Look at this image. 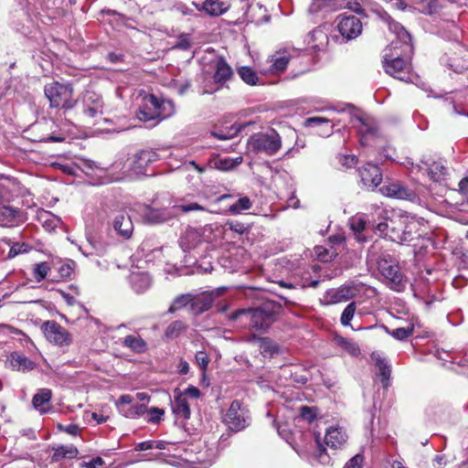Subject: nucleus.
I'll return each instance as SVG.
<instances>
[{
  "mask_svg": "<svg viewBox=\"0 0 468 468\" xmlns=\"http://www.w3.org/2000/svg\"><path fill=\"white\" fill-rule=\"evenodd\" d=\"M148 461L152 458L161 459L163 462L176 464L177 460L189 464L191 468H207L212 461H203L199 456L188 450L185 445L162 441H148Z\"/></svg>",
  "mask_w": 468,
  "mask_h": 468,
  "instance_id": "1",
  "label": "nucleus"
},
{
  "mask_svg": "<svg viewBox=\"0 0 468 468\" xmlns=\"http://www.w3.org/2000/svg\"><path fill=\"white\" fill-rule=\"evenodd\" d=\"M281 306L274 303H265L255 309H239L229 315L232 321H239L241 325L256 331L265 332L277 319Z\"/></svg>",
  "mask_w": 468,
  "mask_h": 468,
  "instance_id": "2",
  "label": "nucleus"
},
{
  "mask_svg": "<svg viewBox=\"0 0 468 468\" xmlns=\"http://www.w3.org/2000/svg\"><path fill=\"white\" fill-rule=\"evenodd\" d=\"M423 221L410 215H399L391 219L390 230L386 232V238L399 245L410 242L422 236Z\"/></svg>",
  "mask_w": 468,
  "mask_h": 468,
  "instance_id": "3",
  "label": "nucleus"
},
{
  "mask_svg": "<svg viewBox=\"0 0 468 468\" xmlns=\"http://www.w3.org/2000/svg\"><path fill=\"white\" fill-rule=\"evenodd\" d=\"M45 97L49 101V107L63 110L64 112L73 110L79 101L74 99V88L71 83L53 81L44 87Z\"/></svg>",
  "mask_w": 468,
  "mask_h": 468,
  "instance_id": "4",
  "label": "nucleus"
},
{
  "mask_svg": "<svg viewBox=\"0 0 468 468\" xmlns=\"http://www.w3.org/2000/svg\"><path fill=\"white\" fill-rule=\"evenodd\" d=\"M57 123L52 119H42L33 123L27 131L28 138L37 143H62L65 141L63 135H57Z\"/></svg>",
  "mask_w": 468,
  "mask_h": 468,
  "instance_id": "5",
  "label": "nucleus"
},
{
  "mask_svg": "<svg viewBox=\"0 0 468 468\" xmlns=\"http://www.w3.org/2000/svg\"><path fill=\"white\" fill-rule=\"evenodd\" d=\"M247 145L250 152L264 153L272 155L280 150L282 140L275 131H271V133H258L250 136Z\"/></svg>",
  "mask_w": 468,
  "mask_h": 468,
  "instance_id": "6",
  "label": "nucleus"
},
{
  "mask_svg": "<svg viewBox=\"0 0 468 468\" xmlns=\"http://www.w3.org/2000/svg\"><path fill=\"white\" fill-rule=\"evenodd\" d=\"M333 112H346L348 110L350 122L357 129L360 134V142L363 145L370 144L371 140L377 135V128L372 120L355 115L353 107L346 105L340 108H331Z\"/></svg>",
  "mask_w": 468,
  "mask_h": 468,
  "instance_id": "7",
  "label": "nucleus"
},
{
  "mask_svg": "<svg viewBox=\"0 0 468 468\" xmlns=\"http://www.w3.org/2000/svg\"><path fill=\"white\" fill-rule=\"evenodd\" d=\"M148 126H155L161 121L171 117L175 113V107L171 101L153 94H148Z\"/></svg>",
  "mask_w": 468,
  "mask_h": 468,
  "instance_id": "8",
  "label": "nucleus"
},
{
  "mask_svg": "<svg viewBox=\"0 0 468 468\" xmlns=\"http://www.w3.org/2000/svg\"><path fill=\"white\" fill-rule=\"evenodd\" d=\"M40 330L45 338L55 346L63 347L69 346L72 343L71 334L68 329L54 320L45 321L41 324Z\"/></svg>",
  "mask_w": 468,
  "mask_h": 468,
  "instance_id": "9",
  "label": "nucleus"
},
{
  "mask_svg": "<svg viewBox=\"0 0 468 468\" xmlns=\"http://www.w3.org/2000/svg\"><path fill=\"white\" fill-rule=\"evenodd\" d=\"M223 421L233 431H242L250 423L249 410L240 401L234 400L224 415Z\"/></svg>",
  "mask_w": 468,
  "mask_h": 468,
  "instance_id": "10",
  "label": "nucleus"
},
{
  "mask_svg": "<svg viewBox=\"0 0 468 468\" xmlns=\"http://www.w3.org/2000/svg\"><path fill=\"white\" fill-rule=\"evenodd\" d=\"M378 270L388 281L390 288L399 291L402 286L403 275L399 265L389 256L382 257L377 261Z\"/></svg>",
  "mask_w": 468,
  "mask_h": 468,
  "instance_id": "11",
  "label": "nucleus"
},
{
  "mask_svg": "<svg viewBox=\"0 0 468 468\" xmlns=\"http://www.w3.org/2000/svg\"><path fill=\"white\" fill-rule=\"evenodd\" d=\"M81 112L84 117L97 119L103 114L104 101L101 95L93 90H85L80 98Z\"/></svg>",
  "mask_w": 468,
  "mask_h": 468,
  "instance_id": "12",
  "label": "nucleus"
},
{
  "mask_svg": "<svg viewBox=\"0 0 468 468\" xmlns=\"http://www.w3.org/2000/svg\"><path fill=\"white\" fill-rule=\"evenodd\" d=\"M27 212L15 206L2 204L0 206V227L14 228L27 220Z\"/></svg>",
  "mask_w": 468,
  "mask_h": 468,
  "instance_id": "13",
  "label": "nucleus"
},
{
  "mask_svg": "<svg viewBox=\"0 0 468 468\" xmlns=\"http://www.w3.org/2000/svg\"><path fill=\"white\" fill-rule=\"evenodd\" d=\"M123 167L132 176L141 177L146 175V151L136 149L128 154Z\"/></svg>",
  "mask_w": 468,
  "mask_h": 468,
  "instance_id": "14",
  "label": "nucleus"
},
{
  "mask_svg": "<svg viewBox=\"0 0 468 468\" xmlns=\"http://www.w3.org/2000/svg\"><path fill=\"white\" fill-rule=\"evenodd\" d=\"M384 69H385V71L396 78V79H399L400 80H404V81H408L410 80V76H409V64L408 62L399 58V57H397L395 58H389V55L388 53L385 54L384 56Z\"/></svg>",
  "mask_w": 468,
  "mask_h": 468,
  "instance_id": "15",
  "label": "nucleus"
},
{
  "mask_svg": "<svg viewBox=\"0 0 468 468\" xmlns=\"http://www.w3.org/2000/svg\"><path fill=\"white\" fill-rule=\"evenodd\" d=\"M357 292V286L355 284L344 285L340 288L332 289L326 292L323 301L326 304L346 302L349 299L354 298Z\"/></svg>",
  "mask_w": 468,
  "mask_h": 468,
  "instance_id": "16",
  "label": "nucleus"
},
{
  "mask_svg": "<svg viewBox=\"0 0 468 468\" xmlns=\"http://www.w3.org/2000/svg\"><path fill=\"white\" fill-rule=\"evenodd\" d=\"M348 435L346 430L339 425L328 427L324 434V443L333 450L342 449L346 443Z\"/></svg>",
  "mask_w": 468,
  "mask_h": 468,
  "instance_id": "17",
  "label": "nucleus"
},
{
  "mask_svg": "<svg viewBox=\"0 0 468 468\" xmlns=\"http://www.w3.org/2000/svg\"><path fill=\"white\" fill-rule=\"evenodd\" d=\"M339 33L346 39H354L362 32V23L355 16H344L338 23Z\"/></svg>",
  "mask_w": 468,
  "mask_h": 468,
  "instance_id": "18",
  "label": "nucleus"
},
{
  "mask_svg": "<svg viewBox=\"0 0 468 468\" xmlns=\"http://www.w3.org/2000/svg\"><path fill=\"white\" fill-rule=\"evenodd\" d=\"M380 192L388 197L398 199L413 200L415 193L399 182H390L380 188Z\"/></svg>",
  "mask_w": 468,
  "mask_h": 468,
  "instance_id": "19",
  "label": "nucleus"
},
{
  "mask_svg": "<svg viewBox=\"0 0 468 468\" xmlns=\"http://www.w3.org/2000/svg\"><path fill=\"white\" fill-rule=\"evenodd\" d=\"M361 182L367 188H375L382 182V174L378 166L367 164L358 170Z\"/></svg>",
  "mask_w": 468,
  "mask_h": 468,
  "instance_id": "20",
  "label": "nucleus"
},
{
  "mask_svg": "<svg viewBox=\"0 0 468 468\" xmlns=\"http://www.w3.org/2000/svg\"><path fill=\"white\" fill-rule=\"evenodd\" d=\"M11 193L16 196L25 197L29 194L27 187H25L18 180H9L7 184H0V206L5 202H9Z\"/></svg>",
  "mask_w": 468,
  "mask_h": 468,
  "instance_id": "21",
  "label": "nucleus"
},
{
  "mask_svg": "<svg viewBox=\"0 0 468 468\" xmlns=\"http://www.w3.org/2000/svg\"><path fill=\"white\" fill-rule=\"evenodd\" d=\"M112 226L114 230L124 239H129L133 230L131 218L125 211H121L114 217Z\"/></svg>",
  "mask_w": 468,
  "mask_h": 468,
  "instance_id": "22",
  "label": "nucleus"
},
{
  "mask_svg": "<svg viewBox=\"0 0 468 468\" xmlns=\"http://www.w3.org/2000/svg\"><path fill=\"white\" fill-rule=\"evenodd\" d=\"M194 5L197 10L203 11L211 16H220L229 7L228 3L220 0H204L200 3H194Z\"/></svg>",
  "mask_w": 468,
  "mask_h": 468,
  "instance_id": "23",
  "label": "nucleus"
},
{
  "mask_svg": "<svg viewBox=\"0 0 468 468\" xmlns=\"http://www.w3.org/2000/svg\"><path fill=\"white\" fill-rule=\"evenodd\" d=\"M52 399V390L49 388H40L32 398L33 407L41 414H45L50 410Z\"/></svg>",
  "mask_w": 468,
  "mask_h": 468,
  "instance_id": "24",
  "label": "nucleus"
},
{
  "mask_svg": "<svg viewBox=\"0 0 468 468\" xmlns=\"http://www.w3.org/2000/svg\"><path fill=\"white\" fill-rule=\"evenodd\" d=\"M9 361L12 369L16 371H31L37 367V364L33 360L19 352L11 353Z\"/></svg>",
  "mask_w": 468,
  "mask_h": 468,
  "instance_id": "25",
  "label": "nucleus"
},
{
  "mask_svg": "<svg viewBox=\"0 0 468 468\" xmlns=\"http://www.w3.org/2000/svg\"><path fill=\"white\" fill-rule=\"evenodd\" d=\"M172 410L176 419L188 420L191 415L190 405L184 394L175 395L172 401Z\"/></svg>",
  "mask_w": 468,
  "mask_h": 468,
  "instance_id": "26",
  "label": "nucleus"
},
{
  "mask_svg": "<svg viewBox=\"0 0 468 468\" xmlns=\"http://www.w3.org/2000/svg\"><path fill=\"white\" fill-rule=\"evenodd\" d=\"M233 77V70L223 58H219L215 65L214 80L218 85H223Z\"/></svg>",
  "mask_w": 468,
  "mask_h": 468,
  "instance_id": "27",
  "label": "nucleus"
},
{
  "mask_svg": "<svg viewBox=\"0 0 468 468\" xmlns=\"http://www.w3.org/2000/svg\"><path fill=\"white\" fill-rule=\"evenodd\" d=\"M290 56L286 51L274 53L268 59L270 63L269 71L273 74L282 72L288 66Z\"/></svg>",
  "mask_w": 468,
  "mask_h": 468,
  "instance_id": "28",
  "label": "nucleus"
},
{
  "mask_svg": "<svg viewBox=\"0 0 468 468\" xmlns=\"http://www.w3.org/2000/svg\"><path fill=\"white\" fill-rule=\"evenodd\" d=\"M384 19L386 23L388 25V28L391 32H393L397 38L401 42V44L408 48L410 47L411 37L408 31L399 23L394 22L389 16L385 15Z\"/></svg>",
  "mask_w": 468,
  "mask_h": 468,
  "instance_id": "29",
  "label": "nucleus"
},
{
  "mask_svg": "<svg viewBox=\"0 0 468 468\" xmlns=\"http://www.w3.org/2000/svg\"><path fill=\"white\" fill-rule=\"evenodd\" d=\"M307 44L311 48L319 50L324 48L328 42L327 34L321 27H317L307 36Z\"/></svg>",
  "mask_w": 468,
  "mask_h": 468,
  "instance_id": "30",
  "label": "nucleus"
},
{
  "mask_svg": "<svg viewBox=\"0 0 468 468\" xmlns=\"http://www.w3.org/2000/svg\"><path fill=\"white\" fill-rule=\"evenodd\" d=\"M421 163L426 166L430 178L434 182H441L446 176V168L441 162H431L428 160H421Z\"/></svg>",
  "mask_w": 468,
  "mask_h": 468,
  "instance_id": "31",
  "label": "nucleus"
},
{
  "mask_svg": "<svg viewBox=\"0 0 468 468\" xmlns=\"http://www.w3.org/2000/svg\"><path fill=\"white\" fill-rule=\"evenodd\" d=\"M54 452L51 456V462H59L62 459H74L79 454V450L76 446L70 445H60L53 448Z\"/></svg>",
  "mask_w": 468,
  "mask_h": 468,
  "instance_id": "32",
  "label": "nucleus"
},
{
  "mask_svg": "<svg viewBox=\"0 0 468 468\" xmlns=\"http://www.w3.org/2000/svg\"><path fill=\"white\" fill-rule=\"evenodd\" d=\"M371 359L375 363V365L378 367L379 374L382 377V383L383 386L388 385V380L390 376V367L388 365V363L385 361L384 358L380 356L378 353H372L371 354Z\"/></svg>",
  "mask_w": 468,
  "mask_h": 468,
  "instance_id": "33",
  "label": "nucleus"
},
{
  "mask_svg": "<svg viewBox=\"0 0 468 468\" xmlns=\"http://www.w3.org/2000/svg\"><path fill=\"white\" fill-rule=\"evenodd\" d=\"M214 298L211 294H206L199 297L194 296V301L192 303V310L196 314L203 313L211 307Z\"/></svg>",
  "mask_w": 468,
  "mask_h": 468,
  "instance_id": "34",
  "label": "nucleus"
},
{
  "mask_svg": "<svg viewBox=\"0 0 468 468\" xmlns=\"http://www.w3.org/2000/svg\"><path fill=\"white\" fill-rule=\"evenodd\" d=\"M194 301V296L190 293L180 294L175 298L173 303H171L168 313L173 314L186 305L190 304L192 306V303Z\"/></svg>",
  "mask_w": 468,
  "mask_h": 468,
  "instance_id": "35",
  "label": "nucleus"
},
{
  "mask_svg": "<svg viewBox=\"0 0 468 468\" xmlns=\"http://www.w3.org/2000/svg\"><path fill=\"white\" fill-rule=\"evenodd\" d=\"M186 324L182 321H175L171 323L165 331L166 339H175L183 334L186 329Z\"/></svg>",
  "mask_w": 468,
  "mask_h": 468,
  "instance_id": "36",
  "label": "nucleus"
},
{
  "mask_svg": "<svg viewBox=\"0 0 468 468\" xmlns=\"http://www.w3.org/2000/svg\"><path fill=\"white\" fill-rule=\"evenodd\" d=\"M334 122H335L334 118L329 119V118L315 116V117H310V118L306 119L304 121V126H306V127H314V126L321 125V124H324V123L328 124L329 127L324 132V133L329 135L333 132V127L335 126Z\"/></svg>",
  "mask_w": 468,
  "mask_h": 468,
  "instance_id": "37",
  "label": "nucleus"
},
{
  "mask_svg": "<svg viewBox=\"0 0 468 468\" xmlns=\"http://www.w3.org/2000/svg\"><path fill=\"white\" fill-rule=\"evenodd\" d=\"M238 74L240 77V79L249 85H256L259 77L257 73L250 67L248 66H242L238 68Z\"/></svg>",
  "mask_w": 468,
  "mask_h": 468,
  "instance_id": "38",
  "label": "nucleus"
},
{
  "mask_svg": "<svg viewBox=\"0 0 468 468\" xmlns=\"http://www.w3.org/2000/svg\"><path fill=\"white\" fill-rule=\"evenodd\" d=\"M32 246L27 242H13L7 253V259H13L18 255L28 253Z\"/></svg>",
  "mask_w": 468,
  "mask_h": 468,
  "instance_id": "39",
  "label": "nucleus"
},
{
  "mask_svg": "<svg viewBox=\"0 0 468 468\" xmlns=\"http://www.w3.org/2000/svg\"><path fill=\"white\" fill-rule=\"evenodd\" d=\"M242 161V158L240 156L237 158H230V157H225V158H219L215 162V166L218 170L222 171H228L236 165H239Z\"/></svg>",
  "mask_w": 468,
  "mask_h": 468,
  "instance_id": "40",
  "label": "nucleus"
},
{
  "mask_svg": "<svg viewBox=\"0 0 468 468\" xmlns=\"http://www.w3.org/2000/svg\"><path fill=\"white\" fill-rule=\"evenodd\" d=\"M386 332L397 340H404L410 336L413 333V325L409 324L407 327H399L393 330H389L385 327Z\"/></svg>",
  "mask_w": 468,
  "mask_h": 468,
  "instance_id": "41",
  "label": "nucleus"
},
{
  "mask_svg": "<svg viewBox=\"0 0 468 468\" xmlns=\"http://www.w3.org/2000/svg\"><path fill=\"white\" fill-rule=\"evenodd\" d=\"M131 282L138 293H143L146 289V278L144 273L133 271L131 274Z\"/></svg>",
  "mask_w": 468,
  "mask_h": 468,
  "instance_id": "42",
  "label": "nucleus"
},
{
  "mask_svg": "<svg viewBox=\"0 0 468 468\" xmlns=\"http://www.w3.org/2000/svg\"><path fill=\"white\" fill-rule=\"evenodd\" d=\"M49 271L50 267L47 261L36 263L33 268V277L37 282H41L46 279Z\"/></svg>",
  "mask_w": 468,
  "mask_h": 468,
  "instance_id": "43",
  "label": "nucleus"
},
{
  "mask_svg": "<svg viewBox=\"0 0 468 468\" xmlns=\"http://www.w3.org/2000/svg\"><path fill=\"white\" fill-rule=\"evenodd\" d=\"M251 207V202L249 197H242L234 204L229 206V211L232 214H239L244 210L250 209Z\"/></svg>",
  "mask_w": 468,
  "mask_h": 468,
  "instance_id": "44",
  "label": "nucleus"
},
{
  "mask_svg": "<svg viewBox=\"0 0 468 468\" xmlns=\"http://www.w3.org/2000/svg\"><path fill=\"white\" fill-rule=\"evenodd\" d=\"M338 345L353 356L360 354V348L354 341L342 337L338 339Z\"/></svg>",
  "mask_w": 468,
  "mask_h": 468,
  "instance_id": "45",
  "label": "nucleus"
},
{
  "mask_svg": "<svg viewBox=\"0 0 468 468\" xmlns=\"http://www.w3.org/2000/svg\"><path fill=\"white\" fill-rule=\"evenodd\" d=\"M356 310V304L355 302L350 303L347 304V306L344 309L342 315H341V324L344 326H347L350 324V322L352 321L355 313Z\"/></svg>",
  "mask_w": 468,
  "mask_h": 468,
  "instance_id": "46",
  "label": "nucleus"
},
{
  "mask_svg": "<svg viewBox=\"0 0 468 468\" xmlns=\"http://www.w3.org/2000/svg\"><path fill=\"white\" fill-rule=\"evenodd\" d=\"M261 349L264 356L273 355L279 351L278 346L268 338L261 340Z\"/></svg>",
  "mask_w": 468,
  "mask_h": 468,
  "instance_id": "47",
  "label": "nucleus"
},
{
  "mask_svg": "<svg viewBox=\"0 0 468 468\" xmlns=\"http://www.w3.org/2000/svg\"><path fill=\"white\" fill-rule=\"evenodd\" d=\"M74 265L75 262L73 261L62 264L58 268L59 276L62 279H69L74 272Z\"/></svg>",
  "mask_w": 468,
  "mask_h": 468,
  "instance_id": "48",
  "label": "nucleus"
},
{
  "mask_svg": "<svg viewBox=\"0 0 468 468\" xmlns=\"http://www.w3.org/2000/svg\"><path fill=\"white\" fill-rule=\"evenodd\" d=\"M190 46H191V38H190L189 35L184 34V35H180L178 37V38L173 48L182 49V50H186L190 48Z\"/></svg>",
  "mask_w": 468,
  "mask_h": 468,
  "instance_id": "49",
  "label": "nucleus"
},
{
  "mask_svg": "<svg viewBox=\"0 0 468 468\" xmlns=\"http://www.w3.org/2000/svg\"><path fill=\"white\" fill-rule=\"evenodd\" d=\"M165 411L162 409L153 407L148 409V421L158 423L162 417L164 416Z\"/></svg>",
  "mask_w": 468,
  "mask_h": 468,
  "instance_id": "50",
  "label": "nucleus"
},
{
  "mask_svg": "<svg viewBox=\"0 0 468 468\" xmlns=\"http://www.w3.org/2000/svg\"><path fill=\"white\" fill-rule=\"evenodd\" d=\"M226 226H228L230 230L237 232L239 234H243L249 230L248 226L238 221H228L226 223Z\"/></svg>",
  "mask_w": 468,
  "mask_h": 468,
  "instance_id": "51",
  "label": "nucleus"
},
{
  "mask_svg": "<svg viewBox=\"0 0 468 468\" xmlns=\"http://www.w3.org/2000/svg\"><path fill=\"white\" fill-rule=\"evenodd\" d=\"M364 456L362 454H356L352 457L343 468H362Z\"/></svg>",
  "mask_w": 468,
  "mask_h": 468,
  "instance_id": "52",
  "label": "nucleus"
},
{
  "mask_svg": "<svg viewBox=\"0 0 468 468\" xmlns=\"http://www.w3.org/2000/svg\"><path fill=\"white\" fill-rule=\"evenodd\" d=\"M195 358H196V362L199 366V367L203 371H205L207 368L208 362H209L207 355L203 351H198L196 354Z\"/></svg>",
  "mask_w": 468,
  "mask_h": 468,
  "instance_id": "53",
  "label": "nucleus"
},
{
  "mask_svg": "<svg viewBox=\"0 0 468 468\" xmlns=\"http://www.w3.org/2000/svg\"><path fill=\"white\" fill-rule=\"evenodd\" d=\"M356 157L355 155H341L339 163L343 168L349 169L356 165Z\"/></svg>",
  "mask_w": 468,
  "mask_h": 468,
  "instance_id": "54",
  "label": "nucleus"
},
{
  "mask_svg": "<svg viewBox=\"0 0 468 468\" xmlns=\"http://www.w3.org/2000/svg\"><path fill=\"white\" fill-rule=\"evenodd\" d=\"M350 227L355 232H361L366 228V220L362 218H353L350 222Z\"/></svg>",
  "mask_w": 468,
  "mask_h": 468,
  "instance_id": "55",
  "label": "nucleus"
},
{
  "mask_svg": "<svg viewBox=\"0 0 468 468\" xmlns=\"http://www.w3.org/2000/svg\"><path fill=\"white\" fill-rule=\"evenodd\" d=\"M104 464V461L101 457H96L89 462H83L80 463L81 468H98L99 466H102Z\"/></svg>",
  "mask_w": 468,
  "mask_h": 468,
  "instance_id": "56",
  "label": "nucleus"
},
{
  "mask_svg": "<svg viewBox=\"0 0 468 468\" xmlns=\"http://www.w3.org/2000/svg\"><path fill=\"white\" fill-rule=\"evenodd\" d=\"M177 394H184L185 398L190 397L192 399H197L200 396V390L194 386H189L184 391H180Z\"/></svg>",
  "mask_w": 468,
  "mask_h": 468,
  "instance_id": "57",
  "label": "nucleus"
},
{
  "mask_svg": "<svg viewBox=\"0 0 468 468\" xmlns=\"http://www.w3.org/2000/svg\"><path fill=\"white\" fill-rule=\"evenodd\" d=\"M58 429L67 432L69 435L76 436L80 431V427L77 424H69L67 426H63L62 424H58Z\"/></svg>",
  "mask_w": 468,
  "mask_h": 468,
  "instance_id": "58",
  "label": "nucleus"
},
{
  "mask_svg": "<svg viewBox=\"0 0 468 468\" xmlns=\"http://www.w3.org/2000/svg\"><path fill=\"white\" fill-rule=\"evenodd\" d=\"M391 226V219L389 221H383L379 222L376 226V229L381 234L386 237V232H388L390 230Z\"/></svg>",
  "mask_w": 468,
  "mask_h": 468,
  "instance_id": "59",
  "label": "nucleus"
},
{
  "mask_svg": "<svg viewBox=\"0 0 468 468\" xmlns=\"http://www.w3.org/2000/svg\"><path fill=\"white\" fill-rule=\"evenodd\" d=\"M438 9V1L437 0H429L426 3V7L424 9V13L431 15L437 12Z\"/></svg>",
  "mask_w": 468,
  "mask_h": 468,
  "instance_id": "60",
  "label": "nucleus"
},
{
  "mask_svg": "<svg viewBox=\"0 0 468 468\" xmlns=\"http://www.w3.org/2000/svg\"><path fill=\"white\" fill-rule=\"evenodd\" d=\"M179 208L183 212H190V211H194V210H205V208L202 206L198 205L197 203H191L188 205H181V206H179Z\"/></svg>",
  "mask_w": 468,
  "mask_h": 468,
  "instance_id": "61",
  "label": "nucleus"
},
{
  "mask_svg": "<svg viewBox=\"0 0 468 468\" xmlns=\"http://www.w3.org/2000/svg\"><path fill=\"white\" fill-rule=\"evenodd\" d=\"M124 343L127 346H130L132 348H136L138 346L142 345V343L133 335L126 336Z\"/></svg>",
  "mask_w": 468,
  "mask_h": 468,
  "instance_id": "62",
  "label": "nucleus"
},
{
  "mask_svg": "<svg viewBox=\"0 0 468 468\" xmlns=\"http://www.w3.org/2000/svg\"><path fill=\"white\" fill-rule=\"evenodd\" d=\"M291 377L292 378L293 381L296 382L297 384H305L308 380V378L306 375H303V374H298L297 372H291Z\"/></svg>",
  "mask_w": 468,
  "mask_h": 468,
  "instance_id": "63",
  "label": "nucleus"
},
{
  "mask_svg": "<svg viewBox=\"0 0 468 468\" xmlns=\"http://www.w3.org/2000/svg\"><path fill=\"white\" fill-rule=\"evenodd\" d=\"M459 189L462 194L468 196V176L460 181Z\"/></svg>",
  "mask_w": 468,
  "mask_h": 468,
  "instance_id": "64",
  "label": "nucleus"
}]
</instances>
